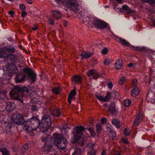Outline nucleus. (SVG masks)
<instances>
[{
  "label": "nucleus",
  "mask_w": 155,
  "mask_h": 155,
  "mask_svg": "<svg viewBox=\"0 0 155 155\" xmlns=\"http://www.w3.org/2000/svg\"><path fill=\"white\" fill-rule=\"evenodd\" d=\"M39 117L32 116L31 118L25 120L24 116L19 113H13L12 116V122L6 123L5 124V130L9 135L14 134V130L17 129L16 125H24L23 129L27 132L34 130L45 133L49 128L51 123V118L48 115H44L41 120Z\"/></svg>",
  "instance_id": "obj_1"
},
{
  "label": "nucleus",
  "mask_w": 155,
  "mask_h": 155,
  "mask_svg": "<svg viewBox=\"0 0 155 155\" xmlns=\"http://www.w3.org/2000/svg\"><path fill=\"white\" fill-rule=\"evenodd\" d=\"M58 4L66 3L71 10L77 13L78 16H80L83 21H91L95 25V27L101 29L107 28V29L110 30V28L107 23L102 21L95 17H88L83 15L84 12L81 11V7L78 2V0H54Z\"/></svg>",
  "instance_id": "obj_2"
},
{
  "label": "nucleus",
  "mask_w": 155,
  "mask_h": 155,
  "mask_svg": "<svg viewBox=\"0 0 155 155\" xmlns=\"http://www.w3.org/2000/svg\"><path fill=\"white\" fill-rule=\"evenodd\" d=\"M53 139L49 134H43L41 138V144L42 145L41 150L46 153L54 149V143L57 147L60 150H64L67 145L68 141L64 136L58 133L53 134Z\"/></svg>",
  "instance_id": "obj_3"
},
{
  "label": "nucleus",
  "mask_w": 155,
  "mask_h": 155,
  "mask_svg": "<svg viewBox=\"0 0 155 155\" xmlns=\"http://www.w3.org/2000/svg\"><path fill=\"white\" fill-rule=\"evenodd\" d=\"M85 130V128L82 126H77L74 129L73 134L79 146L76 147L72 155H83L86 150L90 151L94 149V146L90 144L87 145L83 148L87 141V139L84 137L83 131Z\"/></svg>",
  "instance_id": "obj_4"
},
{
  "label": "nucleus",
  "mask_w": 155,
  "mask_h": 155,
  "mask_svg": "<svg viewBox=\"0 0 155 155\" xmlns=\"http://www.w3.org/2000/svg\"><path fill=\"white\" fill-rule=\"evenodd\" d=\"M28 94H30V91L27 87L18 85L15 86L9 92L12 99L21 103H23V101Z\"/></svg>",
  "instance_id": "obj_5"
},
{
  "label": "nucleus",
  "mask_w": 155,
  "mask_h": 155,
  "mask_svg": "<svg viewBox=\"0 0 155 155\" xmlns=\"http://www.w3.org/2000/svg\"><path fill=\"white\" fill-rule=\"evenodd\" d=\"M23 73L16 75L15 80L16 83H20L25 81L26 79L31 83L33 84L36 80L37 74L33 70L28 67L23 69Z\"/></svg>",
  "instance_id": "obj_6"
},
{
  "label": "nucleus",
  "mask_w": 155,
  "mask_h": 155,
  "mask_svg": "<svg viewBox=\"0 0 155 155\" xmlns=\"http://www.w3.org/2000/svg\"><path fill=\"white\" fill-rule=\"evenodd\" d=\"M18 72V70L15 64L8 65L7 67L6 70L5 71L6 74L9 77L4 78L2 81V84H7L10 81L11 77L14 74H16Z\"/></svg>",
  "instance_id": "obj_7"
},
{
  "label": "nucleus",
  "mask_w": 155,
  "mask_h": 155,
  "mask_svg": "<svg viewBox=\"0 0 155 155\" xmlns=\"http://www.w3.org/2000/svg\"><path fill=\"white\" fill-rule=\"evenodd\" d=\"M5 47L0 48V57L4 58L8 65L15 64H13L11 61L12 58H13L14 56L13 55H9Z\"/></svg>",
  "instance_id": "obj_8"
},
{
  "label": "nucleus",
  "mask_w": 155,
  "mask_h": 155,
  "mask_svg": "<svg viewBox=\"0 0 155 155\" xmlns=\"http://www.w3.org/2000/svg\"><path fill=\"white\" fill-rule=\"evenodd\" d=\"M87 76L88 77L92 76V78L97 80L100 77H103V74L100 73L96 70L91 69L89 70L87 73Z\"/></svg>",
  "instance_id": "obj_9"
},
{
  "label": "nucleus",
  "mask_w": 155,
  "mask_h": 155,
  "mask_svg": "<svg viewBox=\"0 0 155 155\" xmlns=\"http://www.w3.org/2000/svg\"><path fill=\"white\" fill-rule=\"evenodd\" d=\"M116 39L118 42L125 45V46L128 47H132L133 49L134 50L139 51L143 50L142 49V48H141L140 47H135L129 43L126 40L117 37Z\"/></svg>",
  "instance_id": "obj_10"
},
{
  "label": "nucleus",
  "mask_w": 155,
  "mask_h": 155,
  "mask_svg": "<svg viewBox=\"0 0 155 155\" xmlns=\"http://www.w3.org/2000/svg\"><path fill=\"white\" fill-rule=\"evenodd\" d=\"M5 49L7 51V53H8L9 55H13L14 56L13 58H12L11 61L13 64H14L16 62L17 56L16 55L12 54L15 51V47L12 46H8L5 47Z\"/></svg>",
  "instance_id": "obj_11"
},
{
  "label": "nucleus",
  "mask_w": 155,
  "mask_h": 155,
  "mask_svg": "<svg viewBox=\"0 0 155 155\" xmlns=\"http://www.w3.org/2000/svg\"><path fill=\"white\" fill-rule=\"evenodd\" d=\"M82 77L81 75L75 74L71 77V81L73 85L81 84L82 81Z\"/></svg>",
  "instance_id": "obj_12"
},
{
  "label": "nucleus",
  "mask_w": 155,
  "mask_h": 155,
  "mask_svg": "<svg viewBox=\"0 0 155 155\" xmlns=\"http://www.w3.org/2000/svg\"><path fill=\"white\" fill-rule=\"evenodd\" d=\"M96 97L99 101L107 102L108 101L111 97V93L110 92H107L105 96L104 97L103 95H100L99 94H96L95 95Z\"/></svg>",
  "instance_id": "obj_13"
},
{
  "label": "nucleus",
  "mask_w": 155,
  "mask_h": 155,
  "mask_svg": "<svg viewBox=\"0 0 155 155\" xmlns=\"http://www.w3.org/2000/svg\"><path fill=\"white\" fill-rule=\"evenodd\" d=\"M143 119V113L140 112L137 114L136 118L134 120L133 124L134 126H137L139 125Z\"/></svg>",
  "instance_id": "obj_14"
},
{
  "label": "nucleus",
  "mask_w": 155,
  "mask_h": 155,
  "mask_svg": "<svg viewBox=\"0 0 155 155\" xmlns=\"http://www.w3.org/2000/svg\"><path fill=\"white\" fill-rule=\"evenodd\" d=\"M108 110L112 115L116 116L118 114V110L116 108L115 104L114 102H111L108 107Z\"/></svg>",
  "instance_id": "obj_15"
},
{
  "label": "nucleus",
  "mask_w": 155,
  "mask_h": 155,
  "mask_svg": "<svg viewBox=\"0 0 155 155\" xmlns=\"http://www.w3.org/2000/svg\"><path fill=\"white\" fill-rule=\"evenodd\" d=\"M119 11L121 13H125L127 14L134 13V10H132L127 5H123L122 7L120 8Z\"/></svg>",
  "instance_id": "obj_16"
},
{
  "label": "nucleus",
  "mask_w": 155,
  "mask_h": 155,
  "mask_svg": "<svg viewBox=\"0 0 155 155\" xmlns=\"http://www.w3.org/2000/svg\"><path fill=\"white\" fill-rule=\"evenodd\" d=\"M50 112L52 116L54 117H59L61 114L60 109L56 107L51 109Z\"/></svg>",
  "instance_id": "obj_17"
},
{
  "label": "nucleus",
  "mask_w": 155,
  "mask_h": 155,
  "mask_svg": "<svg viewBox=\"0 0 155 155\" xmlns=\"http://www.w3.org/2000/svg\"><path fill=\"white\" fill-rule=\"evenodd\" d=\"M93 54V52L84 51L80 54L79 55L81 57V59H83L84 58L88 59Z\"/></svg>",
  "instance_id": "obj_18"
},
{
  "label": "nucleus",
  "mask_w": 155,
  "mask_h": 155,
  "mask_svg": "<svg viewBox=\"0 0 155 155\" xmlns=\"http://www.w3.org/2000/svg\"><path fill=\"white\" fill-rule=\"evenodd\" d=\"M52 13L53 17L57 19H60L62 16L60 12L58 10H53L52 11Z\"/></svg>",
  "instance_id": "obj_19"
},
{
  "label": "nucleus",
  "mask_w": 155,
  "mask_h": 155,
  "mask_svg": "<svg viewBox=\"0 0 155 155\" xmlns=\"http://www.w3.org/2000/svg\"><path fill=\"white\" fill-rule=\"evenodd\" d=\"M29 146L28 143L25 144L21 148L20 150V154L21 155H24L26 153L28 150Z\"/></svg>",
  "instance_id": "obj_20"
},
{
  "label": "nucleus",
  "mask_w": 155,
  "mask_h": 155,
  "mask_svg": "<svg viewBox=\"0 0 155 155\" xmlns=\"http://www.w3.org/2000/svg\"><path fill=\"white\" fill-rule=\"evenodd\" d=\"M131 95L135 97L138 95L139 93V89L137 87H133L131 91Z\"/></svg>",
  "instance_id": "obj_21"
},
{
  "label": "nucleus",
  "mask_w": 155,
  "mask_h": 155,
  "mask_svg": "<svg viewBox=\"0 0 155 155\" xmlns=\"http://www.w3.org/2000/svg\"><path fill=\"white\" fill-rule=\"evenodd\" d=\"M111 123L117 128L118 129L120 128V122L118 120L115 118L113 119L112 120Z\"/></svg>",
  "instance_id": "obj_22"
},
{
  "label": "nucleus",
  "mask_w": 155,
  "mask_h": 155,
  "mask_svg": "<svg viewBox=\"0 0 155 155\" xmlns=\"http://www.w3.org/2000/svg\"><path fill=\"white\" fill-rule=\"evenodd\" d=\"M0 151L2 155H11L8 149L5 147L0 148Z\"/></svg>",
  "instance_id": "obj_23"
},
{
  "label": "nucleus",
  "mask_w": 155,
  "mask_h": 155,
  "mask_svg": "<svg viewBox=\"0 0 155 155\" xmlns=\"http://www.w3.org/2000/svg\"><path fill=\"white\" fill-rule=\"evenodd\" d=\"M51 91L53 93L56 95H59L61 92V88L59 87H52L51 89Z\"/></svg>",
  "instance_id": "obj_24"
},
{
  "label": "nucleus",
  "mask_w": 155,
  "mask_h": 155,
  "mask_svg": "<svg viewBox=\"0 0 155 155\" xmlns=\"http://www.w3.org/2000/svg\"><path fill=\"white\" fill-rule=\"evenodd\" d=\"M14 104L12 103H8L6 107V109L8 111H11L15 109Z\"/></svg>",
  "instance_id": "obj_25"
},
{
  "label": "nucleus",
  "mask_w": 155,
  "mask_h": 155,
  "mask_svg": "<svg viewBox=\"0 0 155 155\" xmlns=\"http://www.w3.org/2000/svg\"><path fill=\"white\" fill-rule=\"evenodd\" d=\"M123 64V61L121 60H118L117 62L115 63V66L117 70H120Z\"/></svg>",
  "instance_id": "obj_26"
},
{
  "label": "nucleus",
  "mask_w": 155,
  "mask_h": 155,
  "mask_svg": "<svg viewBox=\"0 0 155 155\" xmlns=\"http://www.w3.org/2000/svg\"><path fill=\"white\" fill-rule=\"evenodd\" d=\"M110 139L112 140H117V137L116 133L113 131H111L110 132V134L109 135Z\"/></svg>",
  "instance_id": "obj_27"
},
{
  "label": "nucleus",
  "mask_w": 155,
  "mask_h": 155,
  "mask_svg": "<svg viewBox=\"0 0 155 155\" xmlns=\"http://www.w3.org/2000/svg\"><path fill=\"white\" fill-rule=\"evenodd\" d=\"M96 132L97 134H100L101 131L102 130V125L100 124H97L96 125Z\"/></svg>",
  "instance_id": "obj_28"
},
{
  "label": "nucleus",
  "mask_w": 155,
  "mask_h": 155,
  "mask_svg": "<svg viewBox=\"0 0 155 155\" xmlns=\"http://www.w3.org/2000/svg\"><path fill=\"white\" fill-rule=\"evenodd\" d=\"M131 103V102L130 100L126 99L124 101L123 104L125 107H127L130 105Z\"/></svg>",
  "instance_id": "obj_29"
},
{
  "label": "nucleus",
  "mask_w": 155,
  "mask_h": 155,
  "mask_svg": "<svg viewBox=\"0 0 155 155\" xmlns=\"http://www.w3.org/2000/svg\"><path fill=\"white\" fill-rule=\"evenodd\" d=\"M144 2H148L152 6H155V0H141Z\"/></svg>",
  "instance_id": "obj_30"
},
{
  "label": "nucleus",
  "mask_w": 155,
  "mask_h": 155,
  "mask_svg": "<svg viewBox=\"0 0 155 155\" xmlns=\"http://www.w3.org/2000/svg\"><path fill=\"white\" fill-rule=\"evenodd\" d=\"M125 81V77L123 76L119 80L118 83L119 85H122L124 84V82Z\"/></svg>",
  "instance_id": "obj_31"
},
{
  "label": "nucleus",
  "mask_w": 155,
  "mask_h": 155,
  "mask_svg": "<svg viewBox=\"0 0 155 155\" xmlns=\"http://www.w3.org/2000/svg\"><path fill=\"white\" fill-rule=\"evenodd\" d=\"M87 130H88L89 132H90L91 136L94 137L96 135V133L94 130L92 128L90 127L87 128Z\"/></svg>",
  "instance_id": "obj_32"
},
{
  "label": "nucleus",
  "mask_w": 155,
  "mask_h": 155,
  "mask_svg": "<svg viewBox=\"0 0 155 155\" xmlns=\"http://www.w3.org/2000/svg\"><path fill=\"white\" fill-rule=\"evenodd\" d=\"M75 99V97L70 94L68 96V102L70 105L71 104V101Z\"/></svg>",
  "instance_id": "obj_33"
},
{
  "label": "nucleus",
  "mask_w": 155,
  "mask_h": 155,
  "mask_svg": "<svg viewBox=\"0 0 155 155\" xmlns=\"http://www.w3.org/2000/svg\"><path fill=\"white\" fill-rule=\"evenodd\" d=\"M137 80L136 79H133L132 81V85L133 87H137Z\"/></svg>",
  "instance_id": "obj_34"
},
{
  "label": "nucleus",
  "mask_w": 155,
  "mask_h": 155,
  "mask_svg": "<svg viewBox=\"0 0 155 155\" xmlns=\"http://www.w3.org/2000/svg\"><path fill=\"white\" fill-rule=\"evenodd\" d=\"M30 109L33 111H36L37 109V106L36 105H32L30 106Z\"/></svg>",
  "instance_id": "obj_35"
},
{
  "label": "nucleus",
  "mask_w": 155,
  "mask_h": 155,
  "mask_svg": "<svg viewBox=\"0 0 155 155\" xmlns=\"http://www.w3.org/2000/svg\"><path fill=\"white\" fill-rule=\"evenodd\" d=\"M124 135L126 136L129 135L130 134V130L127 128H125L124 131Z\"/></svg>",
  "instance_id": "obj_36"
},
{
  "label": "nucleus",
  "mask_w": 155,
  "mask_h": 155,
  "mask_svg": "<svg viewBox=\"0 0 155 155\" xmlns=\"http://www.w3.org/2000/svg\"><path fill=\"white\" fill-rule=\"evenodd\" d=\"M88 151L87 155H96V151L93 150V149L92 150L89 151L87 150Z\"/></svg>",
  "instance_id": "obj_37"
},
{
  "label": "nucleus",
  "mask_w": 155,
  "mask_h": 155,
  "mask_svg": "<svg viewBox=\"0 0 155 155\" xmlns=\"http://www.w3.org/2000/svg\"><path fill=\"white\" fill-rule=\"evenodd\" d=\"M110 59L108 58H106L104 60V64L105 65H108L110 63Z\"/></svg>",
  "instance_id": "obj_38"
},
{
  "label": "nucleus",
  "mask_w": 155,
  "mask_h": 155,
  "mask_svg": "<svg viewBox=\"0 0 155 155\" xmlns=\"http://www.w3.org/2000/svg\"><path fill=\"white\" fill-rule=\"evenodd\" d=\"M108 50L106 48H104L101 51V53L103 55H106L107 54Z\"/></svg>",
  "instance_id": "obj_39"
},
{
  "label": "nucleus",
  "mask_w": 155,
  "mask_h": 155,
  "mask_svg": "<svg viewBox=\"0 0 155 155\" xmlns=\"http://www.w3.org/2000/svg\"><path fill=\"white\" fill-rule=\"evenodd\" d=\"M19 8L21 10L24 11L26 9V7L25 5L21 3L19 5Z\"/></svg>",
  "instance_id": "obj_40"
},
{
  "label": "nucleus",
  "mask_w": 155,
  "mask_h": 155,
  "mask_svg": "<svg viewBox=\"0 0 155 155\" xmlns=\"http://www.w3.org/2000/svg\"><path fill=\"white\" fill-rule=\"evenodd\" d=\"M76 92L75 89L71 91L70 93L69 94L74 96V97L76 95Z\"/></svg>",
  "instance_id": "obj_41"
},
{
  "label": "nucleus",
  "mask_w": 155,
  "mask_h": 155,
  "mask_svg": "<svg viewBox=\"0 0 155 155\" xmlns=\"http://www.w3.org/2000/svg\"><path fill=\"white\" fill-rule=\"evenodd\" d=\"M113 84L112 82H109L107 85V87L109 89H111L113 87Z\"/></svg>",
  "instance_id": "obj_42"
},
{
  "label": "nucleus",
  "mask_w": 155,
  "mask_h": 155,
  "mask_svg": "<svg viewBox=\"0 0 155 155\" xmlns=\"http://www.w3.org/2000/svg\"><path fill=\"white\" fill-rule=\"evenodd\" d=\"M107 121V119L106 117H103L101 119V122L103 124L105 123Z\"/></svg>",
  "instance_id": "obj_43"
},
{
  "label": "nucleus",
  "mask_w": 155,
  "mask_h": 155,
  "mask_svg": "<svg viewBox=\"0 0 155 155\" xmlns=\"http://www.w3.org/2000/svg\"><path fill=\"white\" fill-rule=\"evenodd\" d=\"M111 93V96H112L113 95H117L118 93L115 90L111 92H110Z\"/></svg>",
  "instance_id": "obj_44"
},
{
  "label": "nucleus",
  "mask_w": 155,
  "mask_h": 155,
  "mask_svg": "<svg viewBox=\"0 0 155 155\" xmlns=\"http://www.w3.org/2000/svg\"><path fill=\"white\" fill-rule=\"evenodd\" d=\"M27 15V13L26 12L23 11L22 12L21 14V17L23 18H24Z\"/></svg>",
  "instance_id": "obj_45"
},
{
  "label": "nucleus",
  "mask_w": 155,
  "mask_h": 155,
  "mask_svg": "<svg viewBox=\"0 0 155 155\" xmlns=\"http://www.w3.org/2000/svg\"><path fill=\"white\" fill-rule=\"evenodd\" d=\"M9 14L12 17L14 16V12L12 10H10L8 12Z\"/></svg>",
  "instance_id": "obj_46"
},
{
  "label": "nucleus",
  "mask_w": 155,
  "mask_h": 155,
  "mask_svg": "<svg viewBox=\"0 0 155 155\" xmlns=\"http://www.w3.org/2000/svg\"><path fill=\"white\" fill-rule=\"evenodd\" d=\"M32 29L34 31H35L38 29V27L36 25H35L34 27L32 28Z\"/></svg>",
  "instance_id": "obj_47"
},
{
  "label": "nucleus",
  "mask_w": 155,
  "mask_h": 155,
  "mask_svg": "<svg viewBox=\"0 0 155 155\" xmlns=\"http://www.w3.org/2000/svg\"><path fill=\"white\" fill-rule=\"evenodd\" d=\"M127 67L128 68H130L131 67H133V63H130L129 64H128L127 65Z\"/></svg>",
  "instance_id": "obj_48"
},
{
  "label": "nucleus",
  "mask_w": 155,
  "mask_h": 155,
  "mask_svg": "<svg viewBox=\"0 0 155 155\" xmlns=\"http://www.w3.org/2000/svg\"><path fill=\"white\" fill-rule=\"evenodd\" d=\"M122 140L123 141L124 143L127 144H128V142L127 140L124 139H122Z\"/></svg>",
  "instance_id": "obj_49"
},
{
  "label": "nucleus",
  "mask_w": 155,
  "mask_h": 155,
  "mask_svg": "<svg viewBox=\"0 0 155 155\" xmlns=\"http://www.w3.org/2000/svg\"><path fill=\"white\" fill-rule=\"evenodd\" d=\"M49 23L51 25H52L54 23V21L50 19L49 21Z\"/></svg>",
  "instance_id": "obj_50"
},
{
  "label": "nucleus",
  "mask_w": 155,
  "mask_h": 155,
  "mask_svg": "<svg viewBox=\"0 0 155 155\" xmlns=\"http://www.w3.org/2000/svg\"><path fill=\"white\" fill-rule=\"evenodd\" d=\"M63 23L65 27H66L67 26V22L66 21H64Z\"/></svg>",
  "instance_id": "obj_51"
},
{
  "label": "nucleus",
  "mask_w": 155,
  "mask_h": 155,
  "mask_svg": "<svg viewBox=\"0 0 155 155\" xmlns=\"http://www.w3.org/2000/svg\"><path fill=\"white\" fill-rule=\"evenodd\" d=\"M101 155H106V152L104 150H103L101 153Z\"/></svg>",
  "instance_id": "obj_52"
},
{
  "label": "nucleus",
  "mask_w": 155,
  "mask_h": 155,
  "mask_svg": "<svg viewBox=\"0 0 155 155\" xmlns=\"http://www.w3.org/2000/svg\"><path fill=\"white\" fill-rule=\"evenodd\" d=\"M27 3L28 4H31L32 3V2L31 0H27Z\"/></svg>",
  "instance_id": "obj_53"
},
{
  "label": "nucleus",
  "mask_w": 155,
  "mask_h": 155,
  "mask_svg": "<svg viewBox=\"0 0 155 155\" xmlns=\"http://www.w3.org/2000/svg\"><path fill=\"white\" fill-rule=\"evenodd\" d=\"M103 105L105 107H109V106H108V105L107 103H105Z\"/></svg>",
  "instance_id": "obj_54"
},
{
  "label": "nucleus",
  "mask_w": 155,
  "mask_h": 155,
  "mask_svg": "<svg viewBox=\"0 0 155 155\" xmlns=\"http://www.w3.org/2000/svg\"><path fill=\"white\" fill-rule=\"evenodd\" d=\"M150 55L151 57L152 58H153L154 55V54L153 53L151 52Z\"/></svg>",
  "instance_id": "obj_55"
},
{
  "label": "nucleus",
  "mask_w": 155,
  "mask_h": 155,
  "mask_svg": "<svg viewBox=\"0 0 155 155\" xmlns=\"http://www.w3.org/2000/svg\"><path fill=\"white\" fill-rule=\"evenodd\" d=\"M8 40L10 41H13V39L11 38H9L8 39Z\"/></svg>",
  "instance_id": "obj_56"
},
{
  "label": "nucleus",
  "mask_w": 155,
  "mask_h": 155,
  "mask_svg": "<svg viewBox=\"0 0 155 155\" xmlns=\"http://www.w3.org/2000/svg\"><path fill=\"white\" fill-rule=\"evenodd\" d=\"M104 7L105 8H108L109 7V6L108 5H105L104 6Z\"/></svg>",
  "instance_id": "obj_57"
},
{
  "label": "nucleus",
  "mask_w": 155,
  "mask_h": 155,
  "mask_svg": "<svg viewBox=\"0 0 155 155\" xmlns=\"http://www.w3.org/2000/svg\"><path fill=\"white\" fill-rule=\"evenodd\" d=\"M115 155H121L120 153H118L117 154H116Z\"/></svg>",
  "instance_id": "obj_58"
},
{
  "label": "nucleus",
  "mask_w": 155,
  "mask_h": 155,
  "mask_svg": "<svg viewBox=\"0 0 155 155\" xmlns=\"http://www.w3.org/2000/svg\"><path fill=\"white\" fill-rule=\"evenodd\" d=\"M153 23L155 26V20H154L153 21Z\"/></svg>",
  "instance_id": "obj_59"
},
{
  "label": "nucleus",
  "mask_w": 155,
  "mask_h": 155,
  "mask_svg": "<svg viewBox=\"0 0 155 155\" xmlns=\"http://www.w3.org/2000/svg\"><path fill=\"white\" fill-rule=\"evenodd\" d=\"M121 2H122V1L121 0H120V1H119V3H121Z\"/></svg>",
  "instance_id": "obj_60"
},
{
  "label": "nucleus",
  "mask_w": 155,
  "mask_h": 155,
  "mask_svg": "<svg viewBox=\"0 0 155 155\" xmlns=\"http://www.w3.org/2000/svg\"><path fill=\"white\" fill-rule=\"evenodd\" d=\"M25 117H27L28 116V115H25Z\"/></svg>",
  "instance_id": "obj_61"
},
{
  "label": "nucleus",
  "mask_w": 155,
  "mask_h": 155,
  "mask_svg": "<svg viewBox=\"0 0 155 155\" xmlns=\"http://www.w3.org/2000/svg\"><path fill=\"white\" fill-rule=\"evenodd\" d=\"M19 67H21V68H22V66H20V65L19 66Z\"/></svg>",
  "instance_id": "obj_62"
}]
</instances>
